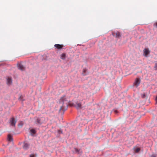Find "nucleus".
I'll return each mask as SVG.
<instances>
[{"label":"nucleus","instance_id":"25","mask_svg":"<svg viewBox=\"0 0 157 157\" xmlns=\"http://www.w3.org/2000/svg\"><path fill=\"white\" fill-rule=\"evenodd\" d=\"M145 94H144L143 95V97H145Z\"/></svg>","mask_w":157,"mask_h":157},{"label":"nucleus","instance_id":"17","mask_svg":"<svg viewBox=\"0 0 157 157\" xmlns=\"http://www.w3.org/2000/svg\"><path fill=\"white\" fill-rule=\"evenodd\" d=\"M154 68L155 70H157V63L155 64V66L154 67Z\"/></svg>","mask_w":157,"mask_h":157},{"label":"nucleus","instance_id":"18","mask_svg":"<svg viewBox=\"0 0 157 157\" xmlns=\"http://www.w3.org/2000/svg\"><path fill=\"white\" fill-rule=\"evenodd\" d=\"M74 149H75V151L76 152H78L79 151H78V150L76 148H75Z\"/></svg>","mask_w":157,"mask_h":157},{"label":"nucleus","instance_id":"2","mask_svg":"<svg viewBox=\"0 0 157 157\" xmlns=\"http://www.w3.org/2000/svg\"><path fill=\"white\" fill-rule=\"evenodd\" d=\"M45 118L44 117H41L40 118H36V121L35 123L38 124H40L43 123L44 121Z\"/></svg>","mask_w":157,"mask_h":157},{"label":"nucleus","instance_id":"12","mask_svg":"<svg viewBox=\"0 0 157 157\" xmlns=\"http://www.w3.org/2000/svg\"><path fill=\"white\" fill-rule=\"evenodd\" d=\"M114 34H116V36L117 38H119L121 37V35L120 33L118 32H117L116 33H113Z\"/></svg>","mask_w":157,"mask_h":157},{"label":"nucleus","instance_id":"23","mask_svg":"<svg viewBox=\"0 0 157 157\" xmlns=\"http://www.w3.org/2000/svg\"><path fill=\"white\" fill-rule=\"evenodd\" d=\"M86 71V70L84 69L83 70V72H85Z\"/></svg>","mask_w":157,"mask_h":157},{"label":"nucleus","instance_id":"14","mask_svg":"<svg viewBox=\"0 0 157 157\" xmlns=\"http://www.w3.org/2000/svg\"><path fill=\"white\" fill-rule=\"evenodd\" d=\"M30 132L31 133H33V134H34L36 133V131L34 129H32L30 130Z\"/></svg>","mask_w":157,"mask_h":157},{"label":"nucleus","instance_id":"19","mask_svg":"<svg viewBox=\"0 0 157 157\" xmlns=\"http://www.w3.org/2000/svg\"><path fill=\"white\" fill-rule=\"evenodd\" d=\"M151 157H156V156H155V155L153 154L152 155H151Z\"/></svg>","mask_w":157,"mask_h":157},{"label":"nucleus","instance_id":"9","mask_svg":"<svg viewBox=\"0 0 157 157\" xmlns=\"http://www.w3.org/2000/svg\"><path fill=\"white\" fill-rule=\"evenodd\" d=\"M18 68L22 71L25 70V68L21 64H19L18 66Z\"/></svg>","mask_w":157,"mask_h":157},{"label":"nucleus","instance_id":"1","mask_svg":"<svg viewBox=\"0 0 157 157\" xmlns=\"http://www.w3.org/2000/svg\"><path fill=\"white\" fill-rule=\"evenodd\" d=\"M67 98L65 95L63 96L60 99V103H62V105L60 106V108L59 110L60 111H62L64 112L65 110V108L67 106V104L65 103L67 101Z\"/></svg>","mask_w":157,"mask_h":157},{"label":"nucleus","instance_id":"13","mask_svg":"<svg viewBox=\"0 0 157 157\" xmlns=\"http://www.w3.org/2000/svg\"><path fill=\"white\" fill-rule=\"evenodd\" d=\"M8 141H11L13 140V139L12 136L10 135H9L8 136Z\"/></svg>","mask_w":157,"mask_h":157},{"label":"nucleus","instance_id":"22","mask_svg":"<svg viewBox=\"0 0 157 157\" xmlns=\"http://www.w3.org/2000/svg\"><path fill=\"white\" fill-rule=\"evenodd\" d=\"M155 26H156V27H157V22L155 23Z\"/></svg>","mask_w":157,"mask_h":157},{"label":"nucleus","instance_id":"24","mask_svg":"<svg viewBox=\"0 0 157 157\" xmlns=\"http://www.w3.org/2000/svg\"><path fill=\"white\" fill-rule=\"evenodd\" d=\"M114 112L115 113H117V110H115L114 111Z\"/></svg>","mask_w":157,"mask_h":157},{"label":"nucleus","instance_id":"21","mask_svg":"<svg viewBox=\"0 0 157 157\" xmlns=\"http://www.w3.org/2000/svg\"><path fill=\"white\" fill-rule=\"evenodd\" d=\"M155 101H156V102H157V96L156 97Z\"/></svg>","mask_w":157,"mask_h":157},{"label":"nucleus","instance_id":"4","mask_svg":"<svg viewBox=\"0 0 157 157\" xmlns=\"http://www.w3.org/2000/svg\"><path fill=\"white\" fill-rule=\"evenodd\" d=\"M150 53V51L148 48H145L143 50L144 55L145 57H147Z\"/></svg>","mask_w":157,"mask_h":157},{"label":"nucleus","instance_id":"15","mask_svg":"<svg viewBox=\"0 0 157 157\" xmlns=\"http://www.w3.org/2000/svg\"><path fill=\"white\" fill-rule=\"evenodd\" d=\"M140 148H136L135 149V151L136 152H138L140 151Z\"/></svg>","mask_w":157,"mask_h":157},{"label":"nucleus","instance_id":"7","mask_svg":"<svg viewBox=\"0 0 157 157\" xmlns=\"http://www.w3.org/2000/svg\"><path fill=\"white\" fill-rule=\"evenodd\" d=\"M75 106L77 109H81L82 108L81 105L80 103L76 102L75 105Z\"/></svg>","mask_w":157,"mask_h":157},{"label":"nucleus","instance_id":"11","mask_svg":"<svg viewBox=\"0 0 157 157\" xmlns=\"http://www.w3.org/2000/svg\"><path fill=\"white\" fill-rule=\"evenodd\" d=\"M66 57V54L65 53H62L60 55V58L63 59H65Z\"/></svg>","mask_w":157,"mask_h":157},{"label":"nucleus","instance_id":"8","mask_svg":"<svg viewBox=\"0 0 157 157\" xmlns=\"http://www.w3.org/2000/svg\"><path fill=\"white\" fill-rule=\"evenodd\" d=\"M12 82V78L8 77L7 79V83L8 85H10L11 84Z\"/></svg>","mask_w":157,"mask_h":157},{"label":"nucleus","instance_id":"10","mask_svg":"<svg viewBox=\"0 0 157 157\" xmlns=\"http://www.w3.org/2000/svg\"><path fill=\"white\" fill-rule=\"evenodd\" d=\"M29 144L27 143H24L23 146V148L25 149H27L29 147Z\"/></svg>","mask_w":157,"mask_h":157},{"label":"nucleus","instance_id":"26","mask_svg":"<svg viewBox=\"0 0 157 157\" xmlns=\"http://www.w3.org/2000/svg\"><path fill=\"white\" fill-rule=\"evenodd\" d=\"M83 74L84 75H86V74H84L83 73Z\"/></svg>","mask_w":157,"mask_h":157},{"label":"nucleus","instance_id":"3","mask_svg":"<svg viewBox=\"0 0 157 157\" xmlns=\"http://www.w3.org/2000/svg\"><path fill=\"white\" fill-rule=\"evenodd\" d=\"M16 122V121L15 119L13 118H11L10 120V125L12 126H15Z\"/></svg>","mask_w":157,"mask_h":157},{"label":"nucleus","instance_id":"16","mask_svg":"<svg viewBox=\"0 0 157 157\" xmlns=\"http://www.w3.org/2000/svg\"><path fill=\"white\" fill-rule=\"evenodd\" d=\"M23 123L22 121H20L18 124L19 126L22 127L23 125Z\"/></svg>","mask_w":157,"mask_h":157},{"label":"nucleus","instance_id":"6","mask_svg":"<svg viewBox=\"0 0 157 157\" xmlns=\"http://www.w3.org/2000/svg\"><path fill=\"white\" fill-rule=\"evenodd\" d=\"M54 46L57 49L60 50L63 47V45L57 44H55Z\"/></svg>","mask_w":157,"mask_h":157},{"label":"nucleus","instance_id":"5","mask_svg":"<svg viewBox=\"0 0 157 157\" xmlns=\"http://www.w3.org/2000/svg\"><path fill=\"white\" fill-rule=\"evenodd\" d=\"M140 79L139 78H136V79L135 82L134 83V85H135L136 87H137L139 85L140 83Z\"/></svg>","mask_w":157,"mask_h":157},{"label":"nucleus","instance_id":"20","mask_svg":"<svg viewBox=\"0 0 157 157\" xmlns=\"http://www.w3.org/2000/svg\"><path fill=\"white\" fill-rule=\"evenodd\" d=\"M30 157H34V155L33 154H31L30 155Z\"/></svg>","mask_w":157,"mask_h":157}]
</instances>
